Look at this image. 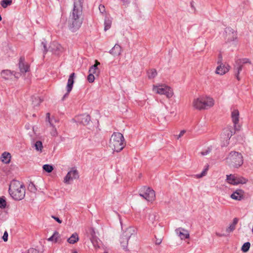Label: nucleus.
Here are the masks:
<instances>
[{
  "instance_id": "1",
  "label": "nucleus",
  "mask_w": 253,
  "mask_h": 253,
  "mask_svg": "<svg viewBox=\"0 0 253 253\" xmlns=\"http://www.w3.org/2000/svg\"><path fill=\"white\" fill-rule=\"evenodd\" d=\"M73 7L69 17V29L72 32L77 31L83 23V5L84 0H73Z\"/></svg>"
},
{
  "instance_id": "2",
  "label": "nucleus",
  "mask_w": 253,
  "mask_h": 253,
  "mask_svg": "<svg viewBox=\"0 0 253 253\" xmlns=\"http://www.w3.org/2000/svg\"><path fill=\"white\" fill-rule=\"evenodd\" d=\"M214 105V100L211 97L202 95L195 97L192 102V107L197 110H208Z\"/></svg>"
},
{
  "instance_id": "3",
  "label": "nucleus",
  "mask_w": 253,
  "mask_h": 253,
  "mask_svg": "<svg viewBox=\"0 0 253 253\" xmlns=\"http://www.w3.org/2000/svg\"><path fill=\"white\" fill-rule=\"evenodd\" d=\"M9 192L13 199L19 201L25 197V188L20 181L13 180L10 183Z\"/></svg>"
},
{
  "instance_id": "4",
  "label": "nucleus",
  "mask_w": 253,
  "mask_h": 253,
  "mask_svg": "<svg viewBox=\"0 0 253 253\" xmlns=\"http://www.w3.org/2000/svg\"><path fill=\"white\" fill-rule=\"evenodd\" d=\"M123 135L120 132H114L109 141V147L114 151L120 152L125 147L126 144Z\"/></svg>"
},
{
  "instance_id": "5",
  "label": "nucleus",
  "mask_w": 253,
  "mask_h": 253,
  "mask_svg": "<svg viewBox=\"0 0 253 253\" xmlns=\"http://www.w3.org/2000/svg\"><path fill=\"white\" fill-rule=\"evenodd\" d=\"M227 164L230 167L238 168L243 164V157L240 153L231 151L226 159Z\"/></svg>"
},
{
  "instance_id": "6",
  "label": "nucleus",
  "mask_w": 253,
  "mask_h": 253,
  "mask_svg": "<svg viewBox=\"0 0 253 253\" xmlns=\"http://www.w3.org/2000/svg\"><path fill=\"white\" fill-rule=\"evenodd\" d=\"M225 42L228 46L235 47L238 42L237 32L230 27H227L224 31Z\"/></svg>"
},
{
  "instance_id": "7",
  "label": "nucleus",
  "mask_w": 253,
  "mask_h": 253,
  "mask_svg": "<svg viewBox=\"0 0 253 253\" xmlns=\"http://www.w3.org/2000/svg\"><path fill=\"white\" fill-rule=\"evenodd\" d=\"M152 90L156 93L165 95L168 98H171L174 94L172 88L165 84L153 85Z\"/></svg>"
},
{
  "instance_id": "8",
  "label": "nucleus",
  "mask_w": 253,
  "mask_h": 253,
  "mask_svg": "<svg viewBox=\"0 0 253 253\" xmlns=\"http://www.w3.org/2000/svg\"><path fill=\"white\" fill-rule=\"evenodd\" d=\"M226 180L227 183L233 185H237L240 184H244L248 181L247 178L235 174L227 175Z\"/></svg>"
},
{
  "instance_id": "9",
  "label": "nucleus",
  "mask_w": 253,
  "mask_h": 253,
  "mask_svg": "<svg viewBox=\"0 0 253 253\" xmlns=\"http://www.w3.org/2000/svg\"><path fill=\"white\" fill-rule=\"evenodd\" d=\"M139 195L148 201H153L155 199V191L146 186H144L139 190Z\"/></svg>"
},
{
  "instance_id": "10",
  "label": "nucleus",
  "mask_w": 253,
  "mask_h": 253,
  "mask_svg": "<svg viewBox=\"0 0 253 253\" xmlns=\"http://www.w3.org/2000/svg\"><path fill=\"white\" fill-rule=\"evenodd\" d=\"M79 178L78 171L75 168H71L64 177L63 182L66 184H70L72 182Z\"/></svg>"
},
{
  "instance_id": "11",
  "label": "nucleus",
  "mask_w": 253,
  "mask_h": 253,
  "mask_svg": "<svg viewBox=\"0 0 253 253\" xmlns=\"http://www.w3.org/2000/svg\"><path fill=\"white\" fill-rule=\"evenodd\" d=\"M231 118L235 129L239 130L241 127L239 125L240 113L238 109L233 108L232 109Z\"/></svg>"
},
{
  "instance_id": "12",
  "label": "nucleus",
  "mask_w": 253,
  "mask_h": 253,
  "mask_svg": "<svg viewBox=\"0 0 253 253\" xmlns=\"http://www.w3.org/2000/svg\"><path fill=\"white\" fill-rule=\"evenodd\" d=\"M135 234V230L133 227H128L124 232L122 236V239L125 240V245H123V248L124 250H127L128 242L129 238L133 235Z\"/></svg>"
},
{
  "instance_id": "13",
  "label": "nucleus",
  "mask_w": 253,
  "mask_h": 253,
  "mask_svg": "<svg viewBox=\"0 0 253 253\" xmlns=\"http://www.w3.org/2000/svg\"><path fill=\"white\" fill-rule=\"evenodd\" d=\"M236 129L232 126H228L224 128L221 133V138L226 141V144L224 145H227L229 143V140L231 136L235 133Z\"/></svg>"
},
{
  "instance_id": "14",
  "label": "nucleus",
  "mask_w": 253,
  "mask_h": 253,
  "mask_svg": "<svg viewBox=\"0 0 253 253\" xmlns=\"http://www.w3.org/2000/svg\"><path fill=\"white\" fill-rule=\"evenodd\" d=\"M76 122L83 125H87L90 121V116L86 114L80 115L75 117Z\"/></svg>"
},
{
  "instance_id": "15",
  "label": "nucleus",
  "mask_w": 253,
  "mask_h": 253,
  "mask_svg": "<svg viewBox=\"0 0 253 253\" xmlns=\"http://www.w3.org/2000/svg\"><path fill=\"white\" fill-rule=\"evenodd\" d=\"M74 77H75V73H72L68 80L67 84L66 85V90L67 92L65 93V94L64 95L63 97V99L66 98L68 96L69 93L71 91L73 84L74 83Z\"/></svg>"
},
{
  "instance_id": "16",
  "label": "nucleus",
  "mask_w": 253,
  "mask_h": 253,
  "mask_svg": "<svg viewBox=\"0 0 253 253\" xmlns=\"http://www.w3.org/2000/svg\"><path fill=\"white\" fill-rule=\"evenodd\" d=\"M230 69V66L228 64L221 63L217 67L215 73L218 75H223L227 73Z\"/></svg>"
},
{
  "instance_id": "17",
  "label": "nucleus",
  "mask_w": 253,
  "mask_h": 253,
  "mask_svg": "<svg viewBox=\"0 0 253 253\" xmlns=\"http://www.w3.org/2000/svg\"><path fill=\"white\" fill-rule=\"evenodd\" d=\"M18 67L21 73H25L29 71L30 66L29 64L25 62L23 57H20L19 60Z\"/></svg>"
},
{
  "instance_id": "18",
  "label": "nucleus",
  "mask_w": 253,
  "mask_h": 253,
  "mask_svg": "<svg viewBox=\"0 0 253 253\" xmlns=\"http://www.w3.org/2000/svg\"><path fill=\"white\" fill-rule=\"evenodd\" d=\"M244 191L240 189L235 190L231 195L230 198L234 200L241 201L244 197Z\"/></svg>"
},
{
  "instance_id": "19",
  "label": "nucleus",
  "mask_w": 253,
  "mask_h": 253,
  "mask_svg": "<svg viewBox=\"0 0 253 253\" xmlns=\"http://www.w3.org/2000/svg\"><path fill=\"white\" fill-rule=\"evenodd\" d=\"M1 77L4 80H10L15 76L14 73L9 70H2L0 73Z\"/></svg>"
},
{
  "instance_id": "20",
  "label": "nucleus",
  "mask_w": 253,
  "mask_h": 253,
  "mask_svg": "<svg viewBox=\"0 0 253 253\" xmlns=\"http://www.w3.org/2000/svg\"><path fill=\"white\" fill-rule=\"evenodd\" d=\"M176 232L182 240L189 238V233L188 231L184 229L179 228L176 229Z\"/></svg>"
},
{
  "instance_id": "21",
  "label": "nucleus",
  "mask_w": 253,
  "mask_h": 253,
  "mask_svg": "<svg viewBox=\"0 0 253 253\" xmlns=\"http://www.w3.org/2000/svg\"><path fill=\"white\" fill-rule=\"evenodd\" d=\"M99 65H100V62L97 60H95V64L90 67L89 69V73L98 76L100 71L97 66Z\"/></svg>"
},
{
  "instance_id": "22",
  "label": "nucleus",
  "mask_w": 253,
  "mask_h": 253,
  "mask_svg": "<svg viewBox=\"0 0 253 253\" xmlns=\"http://www.w3.org/2000/svg\"><path fill=\"white\" fill-rule=\"evenodd\" d=\"M243 70V67L241 65L239 64H236L234 66L233 71L234 75L238 81H240L241 80V78L240 77V74L241 72Z\"/></svg>"
},
{
  "instance_id": "23",
  "label": "nucleus",
  "mask_w": 253,
  "mask_h": 253,
  "mask_svg": "<svg viewBox=\"0 0 253 253\" xmlns=\"http://www.w3.org/2000/svg\"><path fill=\"white\" fill-rule=\"evenodd\" d=\"M121 47L120 45L116 44L114 47L110 50V53L114 56H117L121 53Z\"/></svg>"
},
{
  "instance_id": "24",
  "label": "nucleus",
  "mask_w": 253,
  "mask_h": 253,
  "mask_svg": "<svg viewBox=\"0 0 253 253\" xmlns=\"http://www.w3.org/2000/svg\"><path fill=\"white\" fill-rule=\"evenodd\" d=\"M11 155L7 152H3L0 157V160L4 164H9L10 162Z\"/></svg>"
},
{
  "instance_id": "25",
  "label": "nucleus",
  "mask_w": 253,
  "mask_h": 253,
  "mask_svg": "<svg viewBox=\"0 0 253 253\" xmlns=\"http://www.w3.org/2000/svg\"><path fill=\"white\" fill-rule=\"evenodd\" d=\"M236 64H239L241 65L243 68V66L245 65H252V63L251 60L247 58H240L236 61Z\"/></svg>"
},
{
  "instance_id": "26",
  "label": "nucleus",
  "mask_w": 253,
  "mask_h": 253,
  "mask_svg": "<svg viewBox=\"0 0 253 253\" xmlns=\"http://www.w3.org/2000/svg\"><path fill=\"white\" fill-rule=\"evenodd\" d=\"M238 222V219L237 218H234L232 222L229 225V226L226 228V232L230 233L233 231L236 228V226Z\"/></svg>"
},
{
  "instance_id": "27",
  "label": "nucleus",
  "mask_w": 253,
  "mask_h": 253,
  "mask_svg": "<svg viewBox=\"0 0 253 253\" xmlns=\"http://www.w3.org/2000/svg\"><path fill=\"white\" fill-rule=\"evenodd\" d=\"M79 236L77 233L73 234L68 239L67 241L69 243L74 244L79 241Z\"/></svg>"
},
{
  "instance_id": "28",
  "label": "nucleus",
  "mask_w": 253,
  "mask_h": 253,
  "mask_svg": "<svg viewBox=\"0 0 253 253\" xmlns=\"http://www.w3.org/2000/svg\"><path fill=\"white\" fill-rule=\"evenodd\" d=\"M60 237V236L59 233L57 231H55L53 234L50 237L47 239V240L48 241H54L55 243H56L58 242Z\"/></svg>"
},
{
  "instance_id": "29",
  "label": "nucleus",
  "mask_w": 253,
  "mask_h": 253,
  "mask_svg": "<svg viewBox=\"0 0 253 253\" xmlns=\"http://www.w3.org/2000/svg\"><path fill=\"white\" fill-rule=\"evenodd\" d=\"M42 100L39 96H34L32 97V104L34 107L39 106Z\"/></svg>"
},
{
  "instance_id": "30",
  "label": "nucleus",
  "mask_w": 253,
  "mask_h": 253,
  "mask_svg": "<svg viewBox=\"0 0 253 253\" xmlns=\"http://www.w3.org/2000/svg\"><path fill=\"white\" fill-rule=\"evenodd\" d=\"M148 78L152 79L154 78L157 75V72L155 69H150L147 72Z\"/></svg>"
},
{
  "instance_id": "31",
  "label": "nucleus",
  "mask_w": 253,
  "mask_h": 253,
  "mask_svg": "<svg viewBox=\"0 0 253 253\" xmlns=\"http://www.w3.org/2000/svg\"><path fill=\"white\" fill-rule=\"evenodd\" d=\"M34 146L35 147L36 150L37 151H40V152H41L42 151L43 146H42V142L41 141H37L35 143Z\"/></svg>"
},
{
  "instance_id": "32",
  "label": "nucleus",
  "mask_w": 253,
  "mask_h": 253,
  "mask_svg": "<svg viewBox=\"0 0 253 253\" xmlns=\"http://www.w3.org/2000/svg\"><path fill=\"white\" fill-rule=\"evenodd\" d=\"M91 241L95 249H98L100 248V246L98 244V239L97 237H94L93 236L92 238H90Z\"/></svg>"
},
{
  "instance_id": "33",
  "label": "nucleus",
  "mask_w": 253,
  "mask_h": 253,
  "mask_svg": "<svg viewBox=\"0 0 253 253\" xmlns=\"http://www.w3.org/2000/svg\"><path fill=\"white\" fill-rule=\"evenodd\" d=\"M43 169L47 172H51L53 170V167L50 165H44L42 167Z\"/></svg>"
},
{
  "instance_id": "34",
  "label": "nucleus",
  "mask_w": 253,
  "mask_h": 253,
  "mask_svg": "<svg viewBox=\"0 0 253 253\" xmlns=\"http://www.w3.org/2000/svg\"><path fill=\"white\" fill-rule=\"evenodd\" d=\"M251 244L249 242H246L243 244V245L242 247L241 250L244 253L247 252L250 249Z\"/></svg>"
},
{
  "instance_id": "35",
  "label": "nucleus",
  "mask_w": 253,
  "mask_h": 253,
  "mask_svg": "<svg viewBox=\"0 0 253 253\" xmlns=\"http://www.w3.org/2000/svg\"><path fill=\"white\" fill-rule=\"evenodd\" d=\"M208 169V167H207V168L205 169L201 173L196 174L194 176L195 177L197 178H201L203 177V176H205L207 173Z\"/></svg>"
},
{
  "instance_id": "36",
  "label": "nucleus",
  "mask_w": 253,
  "mask_h": 253,
  "mask_svg": "<svg viewBox=\"0 0 253 253\" xmlns=\"http://www.w3.org/2000/svg\"><path fill=\"white\" fill-rule=\"evenodd\" d=\"M208 169V167H207V168L205 169L201 173L196 174L194 176L195 177L197 178H201L203 177V176H205L207 173Z\"/></svg>"
},
{
  "instance_id": "37",
  "label": "nucleus",
  "mask_w": 253,
  "mask_h": 253,
  "mask_svg": "<svg viewBox=\"0 0 253 253\" xmlns=\"http://www.w3.org/2000/svg\"><path fill=\"white\" fill-rule=\"evenodd\" d=\"M12 3V0H2L0 4L1 6L3 8H6L8 5H9Z\"/></svg>"
},
{
  "instance_id": "38",
  "label": "nucleus",
  "mask_w": 253,
  "mask_h": 253,
  "mask_svg": "<svg viewBox=\"0 0 253 253\" xmlns=\"http://www.w3.org/2000/svg\"><path fill=\"white\" fill-rule=\"evenodd\" d=\"M46 121L48 122L50 126H52L53 122H55V119L50 118V114L49 113L46 114Z\"/></svg>"
},
{
  "instance_id": "39",
  "label": "nucleus",
  "mask_w": 253,
  "mask_h": 253,
  "mask_svg": "<svg viewBox=\"0 0 253 253\" xmlns=\"http://www.w3.org/2000/svg\"><path fill=\"white\" fill-rule=\"evenodd\" d=\"M6 206V202L3 198H0V208L4 209Z\"/></svg>"
},
{
  "instance_id": "40",
  "label": "nucleus",
  "mask_w": 253,
  "mask_h": 253,
  "mask_svg": "<svg viewBox=\"0 0 253 253\" xmlns=\"http://www.w3.org/2000/svg\"><path fill=\"white\" fill-rule=\"evenodd\" d=\"M111 21L109 20L105 21V27L104 30L107 31L111 27Z\"/></svg>"
},
{
  "instance_id": "41",
  "label": "nucleus",
  "mask_w": 253,
  "mask_h": 253,
  "mask_svg": "<svg viewBox=\"0 0 253 253\" xmlns=\"http://www.w3.org/2000/svg\"><path fill=\"white\" fill-rule=\"evenodd\" d=\"M94 74H91L89 73L88 76H87V81H88V82L92 83L94 81Z\"/></svg>"
},
{
  "instance_id": "42",
  "label": "nucleus",
  "mask_w": 253,
  "mask_h": 253,
  "mask_svg": "<svg viewBox=\"0 0 253 253\" xmlns=\"http://www.w3.org/2000/svg\"><path fill=\"white\" fill-rule=\"evenodd\" d=\"M52 127L51 130L50 131V134L53 136H56L58 135V133L56 130V128L53 125L52 126H50Z\"/></svg>"
},
{
  "instance_id": "43",
  "label": "nucleus",
  "mask_w": 253,
  "mask_h": 253,
  "mask_svg": "<svg viewBox=\"0 0 253 253\" xmlns=\"http://www.w3.org/2000/svg\"><path fill=\"white\" fill-rule=\"evenodd\" d=\"M211 151V149L210 147L207 148L206 149L203 150L201 152L200 154L202 156H206L209 154Z\"/></svg>"
},
{
  "instance_id": "44",
  "label": "nucleus",
  "mask_w": 253,
  "mask_h": 253,
  "mask_svg": "<svg viewBox=\"0 0 253 253\" xmlns=\"http://www.w3.org/2000/svg\"><path fill=\"white\" fill-rule=\"evenodd\" d=\"M185 132H186L185 130H181L178 135L175 136L176 139H178L180 138H181L182 136H183V135L185 133Z\"/></svg>"
},
{
  "instance_id": "45",
  "label": "nucleus",
  "mask_w": 253,
  "mask_h": 253,
  "mask_svg": "<svg viewBox=\"0 0 253 253\" xmlns=\"http://www.w3.org/2000/svg\"><path fill=\"white\" fill-rule=\"evenodd\" d=\"M2 239L4 242H6L8 240V233L6 231H5L2 236Z\"/></svg>"
},
{
  "instance_id": "46",
  "label": "nucleus",
  "mask_w": 253,
  "mask_h": 253,
  "mask_svg": "<svg viewBox=\"0 0 253 253\" xmlns=\"http://www.w3.org/2000/svg\"><path fill=\"white\" fill-rule=\"evenodd\" d=\"M29 253H39V252L35 249L31 248V249H29Z\"/></svg>"
},
{
  "instance_id": "47",
  "label": "nucleus",
  "mask_w": 253,
  "mask_h": 253,
  "mask_svg": "<svg viewBox=\"0 0 253 253\" xmlns=\"http://www.w3.org/2000/svg\"><path fill=\"white\" fill-rule=\"evenodd\" d=\"M51 217L52 218H53L54 220H55L58 223H62V220H60L58 217H56V216H55L54 215H52Z\"/></svg>"
},
{
  "instance_id": "48",
  "label": "nucleus",
  "mask_w": 253,
  "mask_h": 253,
  "mask_svg": "<svg viewBox=\"0 0 253 253\" xmlns=\"http://www.w3.org/2000/svg\"><path fill=\"white\" fill-rule=\"evenodd\" d=\"M90 234H91V238H93V236H94V237H96L95 235V231L93 229H91V231H90Z\"/></svg>"
},
{
  "instance_id": "49",
  "label": "nucleus",
  "mask_w": 253,
  "mask_h": 253,
  "mask_svg": "<svg viewBox=\"0 0 253 253\" xmlns=\"http://www.w3.org/2000/svg\"><path fill=\"white\" fill-rule=\"evenodd\" d=\"M162 239H157L156 241V244L157 245H159L162 243Z\"/></svg>"
},
{
  "instance_id": "50",
  "label": "nucleus",
  "mask_w": 253,
  "mask_h": 253,
  "mask_svg": "<svg viewBox=\"0 0 253 253\" xmlns=\"http://www.w3.org/2000/svg\"><path fill=\"white\" fill-rule=\"evenodd\" d=\"M125 240L122 239V237L121 238V244L123 247V245H125Z\"/></svg>"
},
{
  "instance_id": "51",
  "label": "nucleus",
  "mask_w": 253,
  "mask_h": 253,
  "mask_svg": "<svg viewBox=\"0 0 253 253\" xmlns=\"http://www.w3.org/2000/svg\"><path fill=\"white\" fill-rule=\"evenodd\" d=\"M123 2L124 4H126L129 2V0H121Z\"/></svg>"
},
{
  "instance_id": "52",
  "label": "nucleus",
  "mask_w": 253,
  "mask_h": 253,
  "mask_svg": "<svg viewBox=\"0 0 253 253\" xmlns=\"http://www.w3.org/2000/svg\"><path fill=\"white\" fill-rule=\"evenodd\" d=\"M42 44L43 45V48H44V51L45 52H46L47 51V48H46V45L45 44V43L44 42H42Z\"/></svg>"
},
{
  "instance_id": "53",
  "label": "nucleus",
  "mask_w": 253,
  "mask_h": 253,
  "mask_svg": "<svg viewBox=\"0 0 253 253\" xmlns=\"http://www.w3.org/2000/svg\"><path fill=\"white\" fill-rule=\"evenodd\" d=\"M104 8V6L101 5H100L99 6V9H100V10H101V8H103V9Z\"/></svg>"
},
{
  "instance_id": "54",
  "label": "nucleus",
  "mask_w": 253,
  "mask_h": 253,
  "mask_svg": "<svg viewBox=\"0 0 253 253\" xmlns=\"http://www.w3.org/2000/svg\"><path fill=\"white\" fill-rule=\"evenodd\" d=\"M22 253H29V250L23 251Z\"/></svg>"
},
{
  "instance_id": "55",
  "label": "nucleus",
  "mask_w": 253,
  "mask_h": 253,
  "mask_svg": "<svg viewBox=\"0 0 253 253\" xmlns=\"http://www.w3.org/2000/svg\"><path fill=\"white\" fill-rule=\"evenodd\" d=\"M73 253H78L77 251H74Z\"/></svg>"
},
{
  "instance_id": "56",
  "label": "nucleus",
  "mask_w": 253,
  "mask_h": 253,
  "mask_svg": "<svg viewBox=\"0 0 253 253\" xmlns=\"http://www.w3.org/2000/svg\"><path fill=\"white\" fill-rule=\"evenodd\" d=\"M61 46H60V45H58V47H57V48H58V49H59V48H61Z\"/></svg>"
}]
</instances>
